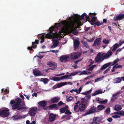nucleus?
<instances>
[{
  "mask_svg": "<svg viewBox=\"0 0 124 124\" xmlns=\"http://www.w3.org/2000/svg\"><path fill=\"white\" fill-rule=\"evenodd\" d=\"M16 100L15 104L12 106V108L13 110L16 109V111L18 113H20L25 111L27 108L28 109V108L25 106H24L25 105L24 101L21 105V103L22 101L20 98H16Z\"/></svg>",
  "mask_w": 124,
  "mask_h": 124,
  "instance_id": "obj_1",
  "label": "nucleus"
},
{
  "mask_svg": "<svg viewBox=\"0 0 124 124\" xmlns=\"http://www.w3.org/2000/svg\"><path fill=\"white\" fill-rule=\"evenodd\" d=\"M63 26H64L67 29H70V30L74 29V27L75 25L76 24L78 26H80L82 25L81 24V22H79V23H77L76 22H72L69 23L68 21L66 20H64L62 21L61 22Z\"/></svg>",
  "mask_w": 124,
  "mask_h": 124,
  "instance_id": "obj_2",
  "label": "nucleus"
},
{
  "mask_svg": "<svg viewBox=\"0 0 124 124\" xmlns=\"http://www.w3.org/2000/svg\"><path fill=\"white\" fill-rule=\"evenodd\" d=\"M54 29V28L53 27H51L49 28L50 31L46 35V37L49 39L55 38L58 39L59 40H60L61 38L60 37V34H58L56 32L55 33H53Z\"/></svg>",
  "mask_w": 124,
  "mask_h": 124,
  "instance_id": "obj_3",
  "label": "nucleus"
},
{
  "mask_svg": "<svg viewBox=\"0 0 124 124\" xmlns=\"http://www.w3.org/2000/svg\"><path fill=\"white\" fill-rule=\"evenodd\" d=\"M103 55V53L101 54L100 52L99 53L95 59V61L97 63H100L102 62L104 59H106Z\"/></svg>",
  "mask_w": 124,
  "mask_h": 124,
  "instance_id": "obj_4",
  "label": "nucleus"
},
{
  "mask_svg": "<svg viewBox=\"0 0 124 124\" xmlns=\"http://www.w3.org/2000/svg\"><path fill=\"white\" fill-rule=\"evenodd\" d=\"M9 114V111L6 109L0 110V116L5 118L7 117Z\"/></svg>",
  "mask_w": 124,
  "mask_h": 124,
  "instance_id": "obj_5",
  "label": "nucleus"
},
{
  "mask_svg": "<svg viewBox=\"0 0 124 124\" xmlns=\"http://www.w3.org/2000/svg\"><path fill=\"white\" fill-rule=\"evenodd\" d=\"M75 17L77 20H80L83 19L84 17L86 19H89V16H87L85 13L83 14L81 16H79L78 15H76L75 16Z\"/></svg>",
  "mask_w": 124,
  "mask_h": 124,
  "instance_id": "obj_6",
  "label": "nucleus"
},
{
  "mask_svg": "<svg viewBox=\"0 0 124 124\" xmlns=\"http://www.w3.org/2000/svg\"><path fill=\"white\" fill-rule=\"evenodd\" d=\"M37 107H32L31 108L30 110L28 112L29 115L31 116H34L36 114V112L37 110Z\"/></svg>",
  "mask_w": 124,
  "mask_h": 124,
  "instance_id": "obj_7",
  "label": "nucleus"
},
{
  "mask_svg": "<svg viewBox=\"0 0 124 124\" xmlns=\"http://www.w3.org/2000/svg\"><path fill=\"white\" fill-rule=\"evenodd\" d=\"M38 103L39 106L42 107L43 109L46 110L48 109V107L46 106L47 104V102L46 101H41L38 102Z\"/></svg>",
  "mask_w": 124,
  "mask_h": 124,
  "instance_id": "obj_8",
  "label": "nucleus"
},
{
  "mask_svg": "<svg viewBox=\"0 0 124 124\" xmlns=\"http://www.w3.org/2000/svg\"><path fill=\"white\" fill-rule=\"evenodd\" d=\"M123 19H124V14H120L118 16H115L113 18V19L115 21L121 20Z\"/></svg>",
  "mask_w": 124,
  "mask_h": 124,
  "instance_id": "obj_9",
  "label": "nucleus"
},
{
  "mask_svg": "<svg viewBox=\"0 0 124 124\" xmlns=\"http://www.w3.org/2000/svg\"><path fill=\"white\" fill-rule=\"evenodd\" d=\"M80 54H78V53L75 52L72 53L70 56V58L71 59H76L79 57Z\"/></svg>",
  "mask_w": 124,
  "mask_h": 124,
  "instance_id": "obj_10",
  "label": "nucleus"
},
{
  "mask_svg": "<svg viewBox=\"0 0 124 124\" xmlns=\"http://www.w3.org/2000/svg\"><path fill=\"white\" fill-rule=\"evenodd\" d=\"M60 61L61 62H65L67 61L69 59V57L68 56L62 55L60 57Z\"/></svg>",
  "mask_w": 124,
  "mask_h": 124,
  "instance_id": "obj_11",
  "label": "nucleus"
},
{
  "mask_svg": "<svg viewBox=\"0 0 124 124\" xmlns=\"http://www.w3.org/2000/svg\"><path fill=\"white\" fill-rule=\"evenodd\" d=\"M79 109L77 112H79L80 111L81 112L83 111L85 109L86 107V105L84 104H79L78 105Z\"/></svg>",
  "mask_w": 124,
  "mask_h": 124,
  "instance_id": "obj_12",
  "label": "nucleus"
},
{
  "mask_svg": "<svg viewBox=\"0 0 124 124\" xmlns=\"http://www.w3.org/2000/svg\"><path fill=\"white\" fill-rule=\"evenodd\" d=\"M101 39L99 38L96 39L94 41L93 46H95L96 45L97 46H99L101 45Z\"/></svg>",
  "mask_w": 124,
  "mask_h": 124,
  "instance_id": "obj_13",
  "label": "nucleus"
},
{
  "mask_svg": "<svg viewBox=\"0 0 124 124\" xmlns=\"http://www.w3.org/2000/svg\"><path fill=\"white\" fill-rule=\"evenodd\" d=\"M96 108L94 106L92 107L90 109V110L86 113L85 114L86 115H89L90 114L95 113L96 111Z\"/></svg>",
  "mask_w": 124,
  "mask_h": 124,
  "instance_id": "obj_14",
  "label": "nucleus"
},
{
  "mask_svg": "<svg viewBox=\"0 0 124 124\" xmlns=\"http://www.w3.org/2000/svg\"><path fill=\"white\" fill-rule=\"evenodd\" d=\"M47 65H48L50 67L55 68L57 66L56 63L53 62H48L46 63Z\"/></svg>",
  "mask_w": 124,
  "mask_h": 124,
  "instance_id": "obj_15",
  "label": "nucleus"
},
{
  "mask_svg": "<svg viewBox=\"0 0 124 124\" xmlns=\"http://www.w3.org/2000/svg\"><path fill=\"white\" fill-rule=\"evenodd\" d=\"M112 51L110 50H109L107 53H104L103 55H104V56L106 59H108L110 57L111 55H112Z\"/></svg>",
  "mask_w": 124,
  "mask_h": 124,
  "instance_id": "obj_16",
  "label": "nucleus"
},
{
  "mask_svg": "<svg viewBox=\"0 0 124 124\" xmlns=\"http://www.w3.org/2000/svg\"><path fill=\"white\" fill-rule=\"evenodd\" d=\"M80 43L79 41L77 40L76 39L74 40L73 42V46L74 48L77 49L79 46Z\"/></svg>",
  "mask_w": 124,
  "mask_h": 124,
  "instance_id": "obj_17",
  "label": "nucleus"
},
{
  "mask_svg": "<svg viewBox=\"0 0 124 124\" xmlns=\"http://www.w3.org/2000/svg\"><path fill=\"white\" fill-rule=\"evenodd\" d=\"M60 98L57 97H54L50 100L51 103H57L59 101Z\"/></svg>",
  "mask_w": 124,
  "mask_h": 124,
  "instance_id": "obj_18",
  "label": "nucleus"
},
{
  "mask_svg": "<svg viewBox=\"0 0 124 124\" xmlns=\"http://www.w3.org/2000/svg\"><path fill=\"white\" fill-rule=\"evenodd\" d=\"M49 107L50 109H52L53 108L55 110H58L59 108V107L57 106L56 104H53L50 105Z\"/></svg>",
  "mask_w": 124,
  "mask_h": 124,
  "instance_id": "obj_19",
  "label": "nucleus"
},
{
  "mask_svg": "<svg viewBox=\"0 0 124 124\" xmlns=\"http://www.w3.org/2000/svg\"><path fill=\"white\" fill-rule=\"evenodd\" d=\"M111 64L110 62L105 64L103 65L100 68V70H103L105 69L108 67Z\"/></svg>",
  "mask_w": 124,
  "mask_h": 124,
  "instance_id": "obj_20",
  "label": "nucleus"
},
{
  "mask_svg": "<svg viewBox=\"0 0 124 124\" xmlns=\"http://www.w3.org/2000/svg\"><path fill=\"white\" fill-rule=\"evenodd\" d=\"M59 42L56 39L54 40L53 41V46L51 47L52 48L57 47L58 45Z\"/></svg>",
  "mask_w": 124,
  "mask_h": 124,
  "instance_id": "obj_21",
  "label": "nucleus"
},
{
  "mask_svg": "<svg viewBox=\"0 0 124 124\" xmlns=\"http://www.w3.org/2000/svg\"><path fill=\"white\" fill-rule=\"evenodd\" d=\"M56 117V116L53 114H50L49 116V120L51 122L54 121Z\"/></svg>",
  "mask_w": 124,
  "mask_h": 124,
  "instance_id": "obj_22",
  "label": "nucleus"
},
{
  "mask_svg": "<svg viewBox=\"0 0 124 124\" xmlns=\"http://www.w3.org/2000/svg\"><path fill=\"white\" fill-rule=\"evenodd\" d=\"M33 73L35 76H36L41 75L40 71L38 70H33Z\"/></svg>",
  "mask_w": 124,
  "mask_h": 124,
  "instance_id": "obj_23",
  "label": "nucleus"
},
{
  "mask_svg": "<svg viewBox=\"0 0 124 124\" xmlns=\"http://www.w3.org/2000/svg\"><path fill=\"white\" fill-rule=\"evenodd\" d=\"M122 81V79L120 77H118L115 78L114 79V82L115 83H119Z\"/></svg>",
  "mask_w": 124,
  "mask_h": 124,
  "instance_id": "obj_24",
  "label": "nucleus"
},
{
  "mask_svg": "<svg viewBox=\"0 0 124 124\" xmlns=\"http://www.w3.org/2000/svg\"><path fill=\"white\" fill-rule=\"evenodd\" d=\"M96 118L97 119L96 120H95V122L97 124L101 123L103 122V121H101V120L102 119H101L100 117H95L93 118V119H94Z\"/></svg>",
  "mask_w": 124,
  "mask_h": 124,
  "instance_id": "obj_25",
  "label": "nucleus"
},
{
  "mask_svg": "<svg viewBox=\"0 0 124 124\" xmlns=\"http://www.w3.org/2000/svg\"><path fill=\"white\" fill-rule=\"evenodd\" d=\"M68 106L67 105L65 107L60 108V112L62 113H64L66 111V109L68 108Z\"/></svg>",
  "mask_w": 124,
  "mask_h": 124,
  "instance_id": "obj_26",
  "label": "nucleus"
},
{
  "mask_svg": "<svg viewBox=\"0 0 124 124\" xmlns=\"http://www.w3.org/2000/svg\"><path fill=\"white\" fill-rule=\"evenodd\" d=\"M12 118H13L14 120H18L22 118V116L20 115H15L13 116Z\"/></svg>",
  "mask_w": 124,
  "mask_h": 124,
  "instance_id": "obj_27",
  "label": "nucleus"
},
{
  "mask_svg": "<svg viewBox=\"0 0 124 124\" xmlns=\"http://www.w3.org/2000/svg\"><path fill=\"white\" fill-rule=\"evenodd\" d=\"M67 84V83L66 82H62L59 84H56L57 87L58 88L62 86L66 85Z\"/></svg>",
  "mask_w": 124,
  "mask_h": 124,
  "instance_id": "obj_28",
  "label": "nucleus"
},
{
  "mask_svg": "<svg viewBox=\"0 0 124 124\" xmlns=\"http://www.w3.org/2000/svg\"><path fill=\"white\" fill-rule=\"evenodd\" d=\"M105 107L104 105H99L97 107V109L99 110H101L104 109Z\"/></svg>",
  "mask_w": 124,
  "mask_h": 124,
  "instance_id": "obj_29",
  "label": "nucleus"
},
{
  "mask_svg": "<svg viewBox=\"0 0 124 124\" xmlns=\"http://www.w3.org/2000/svg\"><path fill=\"white\" fill-rule=\"evenodd\" d=\"M40 81L43 82L44 84H46L48 82L49 80L47 78H41V79Z\"/></svg>",
  "mask_w": 124,
  "mask_h": 124,
  "instance_id": "obj_30",
  "label": "nucleus"
},
{
  "mask_svg": "<svg viewBox=\"0 0 124 124\" xmlns=\"http://www.w3.org/2000/svg\"><path fill=\"white\" fill-rule=\"evenodd\" d=\"M102 93L101 91L99 90L96 91L94 93H92V96H94L97 94H101Z\"/></svg>",
  "mask_w": 124,
  "mask_h": 124,
  "instance_id": "obj_31",
  "label": "nucleus"
},
{
  "mask_svg": "<svg viewBox=\"0 0 124 124\" xmlns=\"http://www.w3.org/2000/svg\"><path fill=\"white\" fill-rule=\"evenodd\" d=\"M96 66V65H93L90 66L88 69H87V70L89 71H91L93 70L94 68Z\"/></svg>",
  "mask_w": 124,
  "mask_h": 124,
  "instance_id": "obj_32",
  "label": "nucleus"
},
{
  "mask_svg": "<svg viewBox=\"0 0 124 124\" xmlns=\"http://www.w3.org/2000/svg\"><path fill=\"white\" fill-rule=\"evenodd\" d=\"M121 106L116 105L115 106L114 109L116 111H118L121 110Z\"/></svg>",
  "mask_w": 124,
  "mask_h": 124,
  "instance_id": "obj_33",
  "label": "nucleus"
},
{
  "mask_svg": "<svg viewBox=\"0 0 124 124\" xmlns=\"http://www.w3.org/2000/svg\"><path fill=\"white\" fill-rule=\"evenodd\" d=\"M119 47V45L117 43L115 44L113 46V48L112 49V51L113 52L116 50L117 48Z\"/></svg>",
  "mask_w": 124,
  "mask_h": 124,
  "instance_id": "obj_34",
  "label": "nucleus"
},
{
  "mask_svg": "<svg viewBox=\"0 0 124 124\" xmlns=\"http://www.w3.org/2000/svg\"><path fill=\"white\" fill-rule=\"evenodd\" d=\"M81 43L83 44L84 46L86 47L87 48H89V46L86 42L84 41L81 42Z\"/></svg>",
  "mask_w": 124,
  "mask_h": 124,
  "instance_id": "obj_35",
  "label": "nucleus"
},
{
  "mask_svg": "<svg viewBox=\"0 0 124 124\" xmlns=\"http://www.w3.org/2000/svg\"><path fill=\"white\" fill-rule=\"evenodd\" d=\"M70 30L72 32V34L74 35H76L78 33V31L75 29H74Z\"/></svg>",
  "mask_w": 124,
  "mask_h": 124,
  "instance_id": "obj_36",
  "label": "nucleus"
},
{
  "mask_svg": "<svg viewBox=\"0 0 124 124\" xmlns=\"http://www.w3.org/2000/svg\"><path fill=\"white\" fill-rule=\"evenodd\" d=\"M95 24L97 26H98L103 24V23L101 22H100L99 21H97L95 23Z\"/></svg>",
  "mask_w": 124,
  "mask_h": 124,
  "instance_id": "obj_37",
  "label": "nucleus"
},
{
  "mask_svg": "<svg viewBox=\"0 0 124 124\" xmlns=\"http://www.w3.org/2000/svg\"><path fill=\"white\" fill-rule=\"evenodd\" d=\"M52 79L54 81H59L60 80V79H59V78L58 77H54Z\"/></svg>",
  "mask_w": 124,
  "mask_h": 124,
  "instance_id": "obj_38",
  "label": "nucleus"
},
{
  "mask_svg": "<svg viewBox=\"0 0 124 124\" xmlns=\"http://www.w3.org/2000/svg\"><path fill=\"white\" fill-rule=\"evenodd\" d=\"M111 67H109L106 70H105L103 72V74H105L108 72L110 70Z\"/></svg>",
  "mask_w": 124,
  "mask_h": 124,
  "instance_id": "obj_39",
  "label": "nucleus"
},
{
  "mask_svg": "<svg viewBox=\"0 0 124 124\" xmlns=\"http://www.w3.org/2000/svg\"><path fill=\"white\" fill-rule=\"evenodd\" d=\"M92 91V89H91L90 90L87 91L85 92H84L83 93H82V94H83L85 95H87L89 94Z\"/></svg>",
  "mask_w": 124,
  "mask_h": 124,
  "instance_id": "obj_40",
  "label": "nucleus"
},
{
  "mask_svg": "<svg viewBox=\"0 0 124 124\" xmlns=\"http://www.w3.org/2000/svg\"><path fill=\"white\" fill-rule=\"evenodd\" d=\"M104 78V76H102L100 78H98L96 79L94 81V83L97 82L98 81H101Z\"/></svg>",
  "mask_w": 124,
  "mask_h": 124,
  "instance_id": "obj_41",
  "label": "nucleus"
},
{
  "mask_svg": "<svg viewBox=\"0 0 124 124\" xmlns=\"http://www.w3.org/2000/svg\"><path fill=\"white\" fill-rule=\"evenodd\" d=\"M36 57H37L40 59H41L44 57V55H41L40 54H39L38 55H36L34 56L33 59H34Z\"/></svg>",
  "mask_w": 124,
  "mask_h": 124,
  "instance_id": "obj_42",
  "label": "nucleus"
},
{
  "mask_svg": "<svg viewBox=\"0 0 124 124\" xmlns=\"http://www.w3.org/2000/svg\"><path fill=\"white\" fill-rule=\"evenodd\" d=\"M108 100L107 99H105L103 101H100L99 102V103L100 104H105L107 102Z\"/></svg>",
  "mask_w": 124,
  "mask_h": 124,
  "instance_id": "obj_43",
  "label": "nucleus"
},
{
  "mask_svg": "<svg viewBox=\"0 0 124 124\" xmlns=\"http://www.w3.org/2000/svg\"><path fill=\"white\" fill-rule=\"evenodd\" d=\"M32 45L31 46L33 48L35 49L37 48V45L36 44L34 43L33 42H32Z\"/></svg>",
  "mask_w": 124,
  "mask_h": 124,
  "instance_id": "obj_44",
  "label": "nucleus"
},
{
  "mask_svg": "<svg viewBox=\"0 0 124 124\" xmlns=\"http://www.w3.org/2000/svg\"><path fill=\"white\" fill-rule=\"evenodd\" d=\"M73 98L71 96H69L66 99V101L68 102L71 101L73 99Z\"/></svg>",
  "mask_w": 124,
  "mask_h": 124,
  "instance_id": "obj_45",
  "label": "nucleus"
},
{
  "mask_svg": "<svg viewBox=\"0 0 124 124\" xmlns=\"http://www.w3.org/2000/svg\"><path fill=\"white\" fill-rule=\"evenodd\" d=\"M69 76L68 75H65L62 76L61 77H60L59 78V79H60V80H61L65 78H67V77H69Z\"/></svg>",
  "mask_w": 124,
  "mask_h": 124,
  "instance_id": "obj_46",
  "label": "nucleus"
},
{
  "mask_svg": "<svg viewBox=\"0 0 124 124\" xmlns=\"http://www.w3.org/2000/svg\"><path fill=\"white\" fill-rule=\"evenodd\" d=\"M119 59L118 58H117L113 62V64H112L111 66L114 65L116 64L117 63L118 61H119Z\"/></svg>",
  "mask_w": 124,
  "mask_h": 124,
  "instance_id": "obj_47",
  "label": "nucleus"
},
{
  "mask_svg": "<svg viewBox=\"0 0 124 124\" xmlns=\"http://www.w3.org/2000/svg\"><path fill=\"white\" fill-rule=\"evenodd\" d=\"M65 114L67 115H69L71 114L72 113L70 111V110H68L67 109H66V110Z\"/></svg>",
  "mask_w": 124,
  "mask_h": 124,
  "instance_id": "obj_48",
  "label": "nucleus"
},
{
  "mask_svg": "<svg viewBox=\"0 0 124 124\" xmlns=\"http://www.w3.org/2000/svg\"><path fill=\"white\" fill-rule=\"evenodd\" d=\"M97 19V17H92V19L91 21L92 22H95Z\"/></svg>",
  "mask_w": 124,
  "mask_h": 124,
  "instance_id": "obj_49",
  "label": "nucleus"
},
{
  "mask_svg": "<svg viewBox=\"0 0 124 124\" xmlns=\"http://www.w3.org/2000/svg\"><path fill=\"white\" fill-rule=\"evenodd\" d=\"M78 73L77 72H74L70 73V74L69 75V77L75 75Z\"/></svg>",
  "mask_w": 124,
  "mask_h": 124,
  "instance_id": "obj_50",
  "label": "nucleus"
},
{
  "mask_svg": "<svg viewBox=\"0 0 124 124\" xmlns=\"http://www.w3.org/2000/svg\"><path fill=\"white\" fill-rule=\"evenodd\" d=\"M110 112V108H108L105 111V113L106 114H108L109 112Z\"/></svg>",
  "mask_w": 124,
  "mask_h": 124,
  "instance_id": "obj_51",
  "label": "nucleus"
},
{
  "mask_svg": "<svg viewBox=\"0 0 124 124\" xmlns=\"http://www.w3.org/2000/svg\"><path fill=\"white\" fill-rule=\"evenodd\" d=\"M123 48H119L116 51V53H115V55H116L119 52L121 51L122 49H123Z\"/></svg>",
  "mask_w": 124,
  "mask_h": 124,
  "instance_id": "obj_52",
  "label": "nucleus"
},
{
  "mask_svg": "<svg viewBox=\"0 0 124 124\" xmlns=\"http://www.w3.org/2000/svg\"><path fill=\"white\" fill-rule=\"evenodd\" d=\"M124 43V40H121L119 42V45L120 46L122 45V44Z\"/></svg>",
  "mask_w": 124,
  "mask_h": 124,
  "instance_id": "obj_53",
  "label": "nucleus"
},
{
  "mask_svg": "<svg viewBox=\"0 0 124 124\" xmlns=\"http://www.w3.org/2000/svg\"><path fill=\"white\" fill-rule=\"evenodd\" d=\"M103 42L105 44H108L109 42V41L108 40L104 39L103 40Z\"/></svg>",
  "mask_w": 124,
  "mask_h": 124,
  "instance_id": "obj_54",
  "label": "nucleus"
},
{
  "mask_svg": "<svg viewBox=\"0 0 124 124\" xmlns=\"http://www.w3.org/2000/svg\"><path fill=\"white\" fill-rule=\"evenodd\" d=\"M62 105H66V104L63 103L61 101H60L58 103V105L59 106H61Z\"/></svg>",
  "mask_w": 124,
  "mask_h": 124,
  "instance_id": "obj_55",
  "label": "nucleus"
},
{
  "mask_svg": "<svg viewBox=\"0 0 124 124\" xmlns=\"http://www.w3.org/2000/svg\"><path fill=\"white\" fill-rule=\"evenodd\" d=\"M112 117L113 118H120V116L115 115L112 116Z\"/></svg>",
  "mask_w": 124,
  "mask_h": 124,
  "instance_id": "obj_56",
  "label": "nucleus"
},
{
  "mask_svg": "<svg viewBox=\"0 0 124 124\" xmlns=\"http://www.w3.org/2000/svg\"><path fill=\"white\" fill-rule=\"evenodd\" d=\"M85 100V99L84 98H82L81 100V102L82 104L83 103H87V102H85L84 101Z\"/></svg>",
  "mask_w": 124,
  "mask_h": 124,
  "instance_id": "obj_57",
  "label": "nucleus"
},
{
  "mask_svg": "<svg viewBox=\"0 0 124 124\" xmlns=\"http://www.w3.org/2000/svg\"><path fill=\"white\" fill-rule=\"evenodd\" d=\"M15 101L14 100H11L10 101V104L11 105H13L15 104Z\"/></svg>",
  "mask_w": 124,
  "mask_h": 124,
  "instance_id": "obj_58",
  "label": "nucleus"
},
{
  "mask_svg": "<svg viewBox=\"0 0 124 124\" xmlns=\"http://www.w3.org/2000/svg\"><path fill=\"white\" fill-rule=\"evenodd\" d=\"M96 118L95 119H93V120L92 122L91 123H90L89 124H97L95 122V121L96 119Z\"/></svg>",
  "mask_w": 124,
  "mask_h": 124,
  "instance_id": "obj_59",
  "label": "nucleus"
},
{
  "mask_svg": "<svg viewBox=\"0 0 124 124\" xmlns=\"http://www.w3.org/2000/svg\"><path fill=\"white\" fill-rule=\"evenodd\" d=\"M78 105H77L75 104L74 108V110L75 111L77 112L76 110L78 108Z\"/></svg>",
  "mask_w": 124,
  "mask_h": 124,
  "instance_id": "obj_60",
  "label": "nucleus"
},
{
  "mask_svg": "<svg viewBox=\"0 0 124 124\" xmlns=\"http://www.w3.org/2000/svg\"><path fill=\"white\" fill-rule=\"evenodd\" d=\"M86 74H88V73H87V72H86L84 70L80 73V74L81 75H83Z\"/></svg>",
  "mask_w": 124,
  "mask_h": 124,
  "instance_id": "obj_61",
  "label": "nucleus"
},
{
  "mask_svg": "<svg viewBox=\"0 0 124 124\" xmlns=\"http://www.w3.org/2000/svg\"><path fill=\"white\" fill-rule=\"evenodd\" d=\"M32 46H31V47H29L28 46L27 47V49L28 50H30V51H32L33 52L34 50L33 49H32Z\"/></svg>",
  "mask_w": 124,
  "mask_h": 124,
  "instance_id": "obj_62",
  "label": "nucleus"
},
{
  "mask_svg": "<svg viewBox=\"0 0 124 124\" xmlns=\"http://www.w3.org/2000/svg\"><path fill=\"white\" fill-rule=\"evenodd\" d=\"M120 112V115L122 116H124V111H119Z\"/></svg>",
  "mask_w": 124,
  "mask_h": 124,
  "instance_id": "obj_63",
  "label": "nucleus"
},
{
  "mask_svg": "<svg viewBox=\"0 0 124 124\" xmlns=\"http://www.w3.org/2000/svg\"><path fill=\"white\" fill-rule=\"evenodd\" d=\"M107 120L109 122H111L113 120L111 118H109L107 119Z\"/></svg>",
  "mask_w": 124,
  "mask_h": 124,
  "instance_id": "obj_64",
  "label": "nucleus"
}]
</instances>
